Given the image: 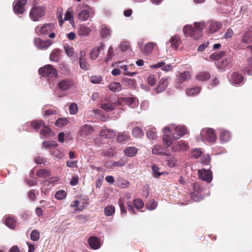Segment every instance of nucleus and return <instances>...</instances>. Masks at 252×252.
<instances>
[{"label": "nucleus", "instance_id": "obj_14", "mask_svg": "<svg viewBox=\"0 0 252 252\" xmlns=\"http://www.w3.org/2000/svg\"><path fill=\"white\" fill-rule=\"evenodd\" d=\"M34 42L36 47L41 49H46L52 44V41L50 39L43 40L39 38H35Z\"/></svg>", "mask_w": 252, "mask_h": 252}, {"label": "nucleus", "instance_id": "obj_22", "mask_svg": "<svg viewBox=\"0 0 252 252\" xmlns=\"http://www.w3.org/2000/svg\"><path fill=\"white\" fill-rule=\"evenodd\" d=\"M183 32L187 36L192 37L194 39L197 40L198 38H196V33L194 28L190 25L185 26L183 29Z\"/></svg>", "mask_w": 252, "mask_h": 252}, {"label": "nucleus", "instance_id": "obj_1", "mask_svg": "<svg viewBox=\"0 0 252 252\" xmlns=\"http://www.w3.org/2000/svg\"><path fill=\"white\" fill-rule=\"evenodd\" d=\"M45 8L42 6L34 5L32 7L29 12V17L33 22L40 21L45 15Z\"/></svg>", "mask_w": 252, "mask_h": 252}, {"label": "nucleus", "instance_id": "obj_53", "mask_svg": "<svg viewBox=\"0 0 252 252\" xmlns=\"http://www.w3.org/2000/svg\"><path fill=\"white\" fill-rule=\"evenodd\" d=\"M48 105H44L42 108V111L43 113L44 112V111L45 110L44 113V115L45 116H50V115H54L57 113V112L55 110H51L50 109H46L48 108Z\"/></svg>", "mask_w": 252, "mask_h": 252}, {"label": "nucleus", "instance_id": "obj_30", "mask_svg": "<svg viewBox=\"0 0 252 252\" xmlns=\"http://www.w3.org/2000/svg\"><path fill=\"white\" fill-rule=\"evenodd\" d=\"M109 90L113 93L119 92L122 90L121 84L117 82H113L108 86Z\"/></svg>", "mask_w": 252, "mask_h": 252}, {"label": "nucleus", "instance_id": "obj_39", "mask_svg": "<svg viewBox=\"0 0 252 252\" xmlns=\"http://www.w3.org/2000/svg\"><path fill=\"white\" fill-rule=\"evenodd\" d=\"M59 181V178L58 177H53L44 180L42 182V184L43 186H49L50 185H53L54 183L57 182Z\"/></svg>", "mask_w": 252, "mask_h": 252}, {"label": "nucleus", "instance_id": "obj_55", "mask_svg": "<svg viewBox=\"0 0 252 252\" xmlns=\"http://www.w3.org/2000/svg\"><path fill=\"white\" fill-rule=\"evenodd\" d=\"M30 237L32 241H36L39 239L40 233L38 230L34 229L31 232Z\"/></svg>", "mask_w": 252, "mask_h": 252}, {"label": "nucleus", "instance_id": "obj_42", "mask_svg": "<svg viewBox=\"0 0 252 252\" xmlns=\"http://www.w3.org/2000/svg\"><path fill=\"white\" fill-rule=\"evenodd\" d=\"M44 125H45V123L42 120H35L32 121L31 124L32 127L36 129L42 128Z\"/></svg>", "mask_w": 252, "mask_h": 252}, {"label": "nucleus", "instance_id": "obj_52", "mask_svg": "<svg viewBox=\"0 0 252 252\" xmlns=\"http://www.w3.org/2000/svg\"><path fill=\"white\" fill-rule=\"evenodd\" d=\"M66 196V192L63 190L57 191L55 195V198L58 200H62L65 198Z\"/></svg>", "mask_w": 252, "mask_h": 252}, {"label": "nucleus", "instance_id": "obj_12", "mask_svg": "<svg viewBox=\"0 0 252 252\" xmlns=\"http://www.w3.org/2000/svg\"><path fill=\"white\" fill-rule=\"evenodd\" d=\"M94 132V128L91 125L85 124L81 127L79 134L81 137L84 138L92 134Z\"/></svg>", "mask_w": 252, "mask_h": 252}, {"label": "nucleus", "instance_id": "obj_59", "mask_svg": "<svg viewBox=\"0 0 252 252\" xmlns=\"http://www.w3.org/2000/svg\"><path fill=\"white\" fill-rule=\"evenodd\" d=\"M147 209L149 210H153L155 209L157 207V203L154 200H152L149 201L146 204Z\"/></svg>", "mask_w": 252, "mask_h": 252}, {"label": "nucleus", "instance_id": "obj_36", "mask_svg": "<svg viewBox=\"0 0 252 252\" xmlns=\"http://www.w3.org/2000/svg\"><path fill=\"white\" fill-rule=\"evenodd\" d=\"M124 152L126 156L132 157L137 153V149L134 147H129L124 150Z\"/></svg>", "mask_w": 252, "mask_h": 252}, {"label": "nucleus", "instance_id": "obj_21", "mask_svg": "<svg viewBox=\"0 0 252 252\" xmlns=\"http://www.w3.org/2000/svg\"><path fill=\"white\" fill-rule=\"evenodd\" d=\"M168 85V78H161L159 81L158 86L155 88V90L158 93L162 92L165 90Z\"/></svg>", "mask_w": 252, "mask_h": 252}, {"label": "nucleus", "instance_id": "obj_50", "mask_svg": "<svg viewBox=\"0 0 252 252\" xmlns=\"http://www.w3.org/2000/svg\"><path fill=\"white\" fill-rule=\"evenodd\" d=\"M114 56L115 54L114 52L113 48L112 46H110L108 49L107 53L106 54V58L105 59V62H107L108 61L112 60L113 57H114Z\"/></svg>", "mask_w": 252, "mask_h": 252}, {"label": "nucleus", "instance_id": "obj_26", "mask_svg": "<svg viewBox=\"0 0 252 252\" xmlns=\"http://www.w3.org/2000/svg\"><path fill=\"white\" fill-rule=\"evenodd\" d=\"M99 135L105 138H111L116 135V133L110 129H103L100 131Z\"/></svg>", "mask_w": 252, "mask_h": 252}, {"label": "nucleus", "instance_id": "obj_56", "mask_svg": "<svg viewBox=\"0 0 252 252\" xmlns=\"http://www.w3.org/2000/svg\"><path fill=\"white\" fill-rule=\"evenodd\" d=\"M65 53L69 57H73L74 53V48L69 45H66L64 47Z\"/></svg>", "mask_w": 252, "mask_h": 252}, {"label": "nucleus", "instance_id": "obj_29", "mask_svg": "<svg viewBox=\"0 0 252 252\" xmlns=\"http://www.w3.org/2000/svg\"><path fill=\"white\" fill-rule=\"evenodd\" d=\"M194 29L196 33V38H200L202 35V31L205 28L204 23H194Z\"/></svg>", "mask_w": 252, "mask_h": 252}, {"label": "nucleus", "instance_id": "obj_62", "mask_svg": "<svg viewBox=\"0 0 252 252\" xmlns=\"http://www.w3.org/2000/svg\"><path fill=\"white\" fill-rule=\"evenodd\" d=\"M147 136L148 138L150 140H155L156 139L157 135L156 132L154 130H149L147 132Z\"/></svg>", "mask_w": 252, "mask_h": 252}, {"label": "nucleus", "instance_id": "obj_18", "mask_svg": "<svg viewBox=\"0 0 252 252\" xmlns=\"http://www.w3.org/2000/svg\"><path fill=\"white\" fill-rule=\"evenodd\" d=\"M79 64L80 67L83 70H87L89 69L90 65L86 60V54L84 51L80 52Z\"/></svg>", "mask_w": 252, "mask_h": 252}, {"label": "nucleus", "instance_id": "obj_43", "mask_svg": "<svg viewBox=\"0 0 252 252\" xmlns=\"http://www.w3.org/2000/svg\"><path fill=\"white\" fill-rule=\"evenodd\" d=\"M132 135L136 138H141L144 135L143 130L138 127H135L133 129Z\"/></svg>", "mask_w": 252, "mask_h": 252}, {"label": "nucleus", "instance_id": "obj_13", "mask_svg": "<svg viewBox=\"0 0 252 252\" xmlns=\"http://www.w3.org/2000/svg\"><path fill=\"white\" fill-rule=\"evenodd\" d=\"M28 0H18L14 2V11L17 14H22L25 11L24 5L27 3Z\"/></svg>", "mask_w": 252, "mask_h": 252}, {"label": "nucleus", "instance_id": "obj_4", "mask_svg": "<svg viewBox=\"0 0 252 252\" xmlns=\"http://www.w3.org/2000/svg\"><path fill=\"white\" fill-rule=\"evenodd\" d=\"M39 73L43 77L49 76H57L58 72L55 68L51 64L45 65L44 67H41L38 70Z\"/></svg>", "mask_w": 252, "mask_h": 252}, {"label": "nucleus", "instance_id": "obj_35", "mask_svg": "<svg viewBox=\"0 0 252 252\" xmlns=\"http://www.w3.org/2000/svg\"><path fill=\"white\" fill-rule=\"evenodd\" d=\"M60 59V51L54 49L50 54V60L52 62H57Z\"/></svg>", "mask_w": 252, "mask_h": 252}, {"label": "nucleus", "instance_id": "obj_7", "mask_svg": "<svg viewBox=\"0 0 252 252\" xmlns=\"http://www.w3.org/2000/svg\"><path fill=\"white\" fill-rule=\"evenodd\" d=\"M199 177L202 180L207 183H210L213 180L212 172L211 170L202 169L198 170Z\"/></svg>", "mask_w": 252, "mask_h": 252}, {"label": "nucleus", "instance_id": "obj_8", "mask_svg": "<svg viewBox=\"0 0 252 252\" xmlns=\"http://www.w3.org/2000/svg\"><path fill=\"white\" fill-rule=\"evenodd\" d=\"M193 189L194 192L190 193V198L194 201H199L203 198V195L200 193L201 189L199 185L197 183H194L193 184Z\"/></svg>", "mask_w": 252, "mask_h": 252}, {"label": "nucleus", "instance_id": "obj_63", "mask_svg": "<svg viewBox=\"0 0 252 252\" xmlns=\"http://www.w3.org/2000/svg\"><path fill=\"white\" fill-rule=\"evenodd\" d=\"M69 113L70 114H75L78 110L77 105L75 103H71L70 104L69 107Z\"/></svg>", "mask_w": 252, "mask_h": 252}, {"label": "nucleus", "instance_id": "obj_2", "mask_svg": "<svg viewBox=\"0 0 252 252\" xmlns=\"http://www.w3.org/2000/svg\"><path fill=\"white\" fill-rule=\"evenodd\" d=\"M199 139L202 141L214 142L216 140V135L212 128H204L201 130Z\"/></svg>", "mask_w": 252, "mask_h": 252}, {"label": "nucleus", "instance_id": "obj_58", "mask_svg": "<svg viewBox=\"0 0 252 252\" xmlns=\"http://www.w3.org/2000/svg\"><path fill=\"white\" fill-rule=\"evenodd\" d=\"M245 72L250 75H252V58L248 61V67L245 69Z\"/></svg>", "mask_w": 252, "mask_h": 252}, {"label": "nucleus", "instance_id": "obj_41", "mask_svg": "<svg viewBox=\"0 0 252 252\" xmlns=\"http://www.w3.org/2000/svg\"><path fill=\"white\" fill-rule=\"evenodd\" d=\"M119 48L122 52H126L130 50V45L128 41H124L119 45Z\"/></svg>", "mask_w": 252, "mask_h": 252}, {"label": "nucleus", "instance_id": "obj_20", "mask_svg": "<svg viewBox=\"0 0 252 252\" xmlns=\"http://www.w3.org/2000/svg\"><path fill=\"white\" fill-rule=\"evenodd\" d=\"M73 82L69 79L63 80L58 84L59 89L63 91L70 89L73 87Z\"/></svg>", "mask_w": 252, "mask_h": 252}, {"label": "nucleus", "instance_id": "obj_6", "mask_svg": "<svg viewBox=\"0 0 252 252\" xmlns=\"http://www.w3.org/2000/svg\"><path fill=\"white\" fill-rule=\"evenodd\" d=\"M54 28V24L52 23L45 24L43 26H37L35 29V31L38 35H46L52 31Z\"/></svg>", "mask_w": 252, "mask_h": 252}, {"label": "nucleus", "instance_id": "obj_10", "mask_svg": "<svg viewBox=\"0 0 252 252\" xmlns=\"http://www.w3.org/2000/svg\"><path fill=\"white\" fill-rule=\"evenodd\" d=\"M94 13L90 7L87 9H82L78 14V18L82 21H85L90 17H93Z\"/></svg>", "mask_w": 252, "mask_h": 252}, {"label": "nucleus", "instance_id": "obj_23", "mask_svg": "<svg viewBox=\"0 0 252 252\" xmlns=\"http://www.w3.org/2000/svg\"><path fill=\"white\" fill-rule=\"evenodd\" d=\"M243 77L241 74L234 72L230 78V82L232 85H239L243 83Z\"/></svg>", "mask_w": 252, "mask_h": 252}, {"label": "nucleus", "instance_id": "obj_46", "mask_svg": "<svg viewBox=\"0 0 252 252\" xmlns=\"http://www.w3.org/2000/svg\"><path fill=\"white\" fill-rule=\"evenodd\" d=\"M52 130L51 129L48 127L47 126L44 125V126L41 129V131L40 132V134L41 135V136H43L44 137H46L47 136H48L50 135V134L51 133Z\"/></svg>", "mask_w": 252, "mask_h": 252}, {"label": "nucleus", "instance_id": "obj_54", "mask_svg": "<svg viewBox=\"0 0 252 252\" xmlns=\"http://www.w3.org/2000/svg\"><path fill=\"white\" fill-rule=\"evenodd\" d=\"M100 34L102 38H107L110 35V30L107 27L102 28L100 31Z\"/></svg>", "mask_w": 252, "mask_h": 252}, {"label": "nucleus", "instance_id": "obj_34", "mask_svg": "<svg viewBox=\"0 0 252 252\" xmlns=\"http://www.w3.org/2000/svg\"><path fill=\"white\" fill-rule=\"evenodd\" d=\"M36 175L39 178H45L51 175V172L46 169H40L37 170Z\"/></svg>", "mask_w": 252, "mask_h": 252}, {"label": "nucleus", "instance_id": "obj_15", "mask_svg": "<svg viewBox=\"0 0 252 252\" xmlns=\"http://www.w3.org/2000/svg\"><path fill=\"white\" fill-rule=\"evenodd\" d=\"M190 78V75L189 72L185 71L181 73L178 76L176 81V86L177 88H180V86L184 82L188 80Z\"/></svg>", "mask_w": 252, "mask_h": 252}, {"label": "nucleus", "instance_id": "obj_31", "mask_svg": "<svg viewBox=\"0 0 252 252\" xmlns=\"http://www.w3.org/2000/svg\"><path fill=\"white\" fill-rule=\"evenodd\" d=\"M155 45V43L152 42L146 43L144 46L143 54L146 56L150 55L152 53Z\"/></svg>", "mask_w": 252, "mask_h": 252}, {"label": "nucleus", "instance_id": "obj_44", "mask_svg": "<svg viewBox=\"0 0 252 252\" xmlns=\"http://www.w3.org/2000/svg\"><path fill=\"white\" fill-rule=\"evenodd\" d=\"M241 42L246 44L251 43L252 42V37L251 34L248 32H246L243 35Z\"/></svg>", "mask_w": 252, "mask_h": 252}, {"label": "nucleus", "instance_id": "obj_49", "mask_svg": "<svg viewBox=\"0 0 252 252\" xmlns=\"http://www.w3.org/2000/svg\"><path fill=\"white\" fill-rule=\"evenodd\" d=\"M5 225L11 229H14L16 227V222L13 218H7L5 220Z\"/></svg>", "mask_w": 252, "mask_h": 252}, {"label": "nucleus", "instance_id": "obj_37", "mask_svg": "<svg viewBox=\"0 0 252 252\" xmlns=\"http://www.w3.org/2000/svg\"><path fill=\"white\" fill-rule=\"evenodd\" d=\"M201 91V87H195L192 88L188 89L186 91V93L187 95L188 96H192L195 94H198L200 93Z\"/></svg>", "mask_w": 252, "mask_h": 252}, {"label": "nucleus", "instance_id": "obj_24", "mask_svg": "<svg viewBox=\"0 0 252 252\" xmlns=\"http://www.w3.org/2000/svg\"><path fill=\"white\" fill-rule=\"evenodd\" d=\"M90 247L94 250L98 249L100 247L99 240L96 237L91 236L88 240Z\"/></svg>", "mask_w": 252, "mask_h": 252}, {"label": "nucleus", "instance_id": "obj_40", "mask_svg": "<svg viewBox=\"0 0 252 252\" xmlns=\"http://www.w3.org/2000/svg\"><path fill=\"white\" fill-rule=\"evenodd\" d=\"M115 208L113 205H108L104 208V212L106 216H111L115 213Z\"/></svg>", "mask_w": 252, "mask_h": 252}, {"label": "nucleus", "instance_id": "obj_33", "mask_svg": "<svg viewBox=\"0 0 252 252\" xmlns=\"http://www.w3.org/2000/svg\"><path fill=\"white\" fill-rule=\"evenodd\" d=\"M117 66L124 70L125 71L124 74L126 75H128L133 76L136 74V72H133L130 73L127 71L128 68L126 65L124 64L123 62H119L116 63Z\"/></svg>", "mask_w": 252, "mask_h": 252}, {"label": "nucleus", "instance_id": "obj_28", "mask_svg": "<svg viewBox=\"0 0 252 252\" xmlns=\"http://www.w3.org/2000/svg\"><path fill=\"white\" fill-rule=\"evenodd\" d=\"M104 45L96 47L93 49L90 54V58L91 60H95L99 56L100 50L103 49Z\"/></svg>", "mask_w": 252, "mask_h": 252}, {"label": "nucleus", "instance_id": "obj_9", "mask_svg": "<svg viewBox=\"0 0 252 252\" xmlns=\"http://www.w3.org/2000/svg\"><path fill=\"white\" fill-rule=\"evenodd\" d=\"M169 43H170V46L166 49L167 51L171 49L173 51L176 50L181 43L180 36L178 35H174L171 37L170 41L167 43L166 45H167Z\"/></svg>", "mask_w": 252, "mask_h": 252}, {"label": "nucleus", "instance_id": "obj_25", "mask_svg": "<svg viewBox=\"0 0 252 252\" xmlns=\"http://www.w3.org/2000/svg\"><path fill=\"white\" fill-rule=\"evenodd\" d=\"M91 32V30L85 25H81L78 28V34L80 37L87 36Z\"/></svg>", "mask_w": 252, "mask_h": 252}, {"label": "nucleus", "instance_id": "obj_57", "mask_svg": "<svg viewBox=\"0 0 252 252\" xmlns=\"http://www.w3.org/2000/svg\"><path fill=\"white\" fill-rule=\"evenodd\" d=\"M147 83L151 86L155 85L157 79L154 74L149 75L147 78Z\"/></svg>", "mask_w": 252, "mask_h": 252}, {"label": "nucleus", "instance_id": "obj_27", "mask_svg": "<svg viewBox=\"0 0 252 252\" xmlns=\"http://www.w3.org/2000/svg\"><path fill=\"white\" fill-rule=\"evenodd\" d=\"M152 153L155 155L161 156H170V154L164 151V148L160 145L155 146L152 150Z\"/></svg>", "mask_w": 252, "mask_h": 252}, {"label": "nucleus", "instance_id": "obj_64", "mask_svg": "<svg viewBox=\"0 0 252 252\" xmlns=\"http://www.w3.org/2000/svg\"><path fill=\"white\" fill-rule=\"evenodd\" d=\"M38 192L36 190H31L28 193V197L32 201H34L36 194Z\"/></svg>", "mask_w": 252, "mask_h": 252}, {"label": "nucleus", "instance_id": "obj_11", "mask_svg": "<svg viewBox=\"0 0 252 252\" xmlns=\"http://www.w3.org/2000/svg\"><path fill=\"white\" fill-rule=\"evenodd\" d=\"M189 146L184 141H179L175 143L172 146V150L174 152L186 151L189 149Z\"/></svg>", "mask_w": 252, "mask_h": 252}, {"label": "nucleus", "instance_id": "obj_16", "mask_svg": "<svg viewBox=\"0 0 252 252\" xmlns=\"http://www.w3.org/2000/svg\"><path fill=\"white\" fill-rule=\"evenodd\" d=\"M121 103H124L131 108H135L138 105V101L134 97H121L120 99Z\"/></svg>", "mask_w": 252, "mask_h": 252}, {"label": "nucleus", "instance_id": "obj_48", "mask_svg": "<svg viewBox=\"0 0 252 252\" xmlns=\"http://www.w3.org/2000/svg\"><path fill=\"white\" fill-rule=\"evenodd\" d=\"M68 121L65 118H61L58 119L55 125L59 127H62L68 124Z\"/></svg>", "mask_w": 252, "mask_h": 252}, {"label": "nucleus", "instance_id": "obj_5", "mask_svg": "<svg viewBox=\"0 0 252 252\" xmlns=\"http://www.w3.org/2000/svg\"><path fill=\"white\" fill-rule=\"evenodd\" d=\"M174 140L173 139V136L172 135V128L170 127H165L163 129L162 138V141L164 146L166 147H170Z\"/></svg>", "mask_w": 252, "mask_h": 252}, {"label": "nucleus", "instance_id": "obj_45", "mask_svg": "<svg viewBox=\"0 0 252 252\" xmlns=\"http://www.w3.org/2000/svg\"><path fill=\"white\" fill-rule=\"evenodd\" d=\"M100 108L104 110L110 112L115 109V106L110 103H102L100 104Z\"/></svg>", "mask_w": 252, "mask_h": 252}, {"label": "nucleus", "instance_id": "obj_38", "mask_svg": "<svg viewBox=\"0 0 252 252\" xmlns=\"http://www.w3.org/2000/svg\"><path fill=\"white\" fill-rule=\"evenodd\" d=\"M64 20L68 21L72 25L74 24L73 12L70 8H68L65 13Z\"/></svg>", "mask_w": 252, "mask_h": 252}, {"label": "nucleus", "instance_id": "obj_47", "mask_svg": "<svg viewBox=\"0 0 252 252\" xmlns=\"http://www.w3.org/2000/svg\"><path fill=\"white\" fill-rule=\"evenodd\" d=\"M224 52H220V53L215 52L209 56V58L212 60H218L220 58L224 56Z\"/></svg>", "mask_w": 252, "mask_h": 252}, {"label": "nucleus", "instance_id": "obj_61", "mask_svg": "<svg viewBox=\"0 0 252 252\" xmlns=\"http://www.w3.org/2000/svg\"><path fill=\"white\" fill-rule=\"evenodd\" d=\"M159 169L158 167L156 165H154L152 166V170L153 171L154 177L157 178L159 177L162 174L161 172H158Z\"/></svg>", "mask_w": 252, "mask_h": 252}, {"label": "nucleus", "instance_id": "obj_60", "mask_svg": "<svg viewBox=\"0 0 252 252\" xmlns=\"http://www.w3.org/2000/svg\"><path fill=\"white\" fill-rule=\"evenodd\" d=\"M133 204L137 209H140L143 207L144 203L141 199H136L133 201Z\"/></svg>", "mask_w": 252, "mask_h": 252}, {"label": "nucleus", "instance_id": "obj_3", "mask_svg": "<svg viewBox=\"0 0 252 252\" xmlns=\"http://www.w3.org/2000/svg\"><path fill=\"white\" fill-rule=\"evenodd\" d=\"M166 127H170L172 128V135L173 140H178L187 133V129L184 126H175L174 124H171Z\"/></svg>", "mask_w": 252, "mask_h": 252}, {"label": "nucleus", "instance_id": "obj_19", "mask_svg": "<svg viewBox=\"0 0 252 252\" xmlns=\"http://www.w3.org/2000/svg\"><path fill=\"white\" fill-rule=\"evenodd\" d=\"M220 133L219 139L221 143H226L231 139V135L228 130L221 128L220 129Z\"/></svg>", "mask_w": 252, "mask_h": 252}, {"label": "nucleus", "instance_id": "obj_17", "mask_svg": "<svg viewBox=\"0 0 252 252\" xmlns=\"http://www.w3.org/2000/svg\"><path fill=\"white\" fill-rule=\"evenodd\" d=\"M208 30L210 33H215L222 28V24L219 22L210 21L208 22Z\"/></svg>", "mask_w": 252, "mask_h": 252}, {"label": "nucleus", "instance_id": "obj_32", "mask_svg": "<svg viewBox=\"0 0 252 252\" xmlns=\"http://www.w3.org/2000/svg\"><path fill=\"white\" fill-rule=\"evenodd\" d=\"M210 78V74L207 72H199L196 76V79L200 82H203L206 81L208 79Z\"/></svg>", "mask_w": 252, "mask_h": 252}, {"label": "nucleus", "instance_id": "obj_51", "mask_svg": "<svg viewBox=\"0 0 252 252\" xmlns=\"http://www.w3.org/2000/svg\"><path fill=\"white\" fill-rule=\"evenodd\" d=\"M129 139V135L123 132L119 133L117 138V141L119 142H121L123 141L128 140Z\"/></svg>", "mask_w": 252, "mask_h": 252}]
</instances>
